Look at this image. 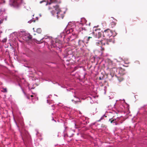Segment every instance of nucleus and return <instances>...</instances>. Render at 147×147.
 <instances>
[{
    "label": "nucleus",
    "instance_id": "4",
    "mask_svg": "<svg viewBox=\"0 0 147 147\" xmlns=\"http://www.w3.org/2000/svg\"><path fill=\"white\" fill-rule=\"evenodd\" d=\"M96 26L93 27L92 34L94 37L99 38L103 36V32L101 31L100 29L96 28Z\"/></svg>",
    "mask_w": 147,
    "mask_h": 147
},
{
    "label": "nucleus",
    "instance_id": "41",
    "mask_svg": "<svg viewBox=\"0 0 147 147\" xmlns=\"http://www.w3.org/2000/svg\"><path fill=\"white\" fill-rule=\"evenodd\" d=\"M123 100L124 101H125V100L124 99H123Z\"/></svg>",
    "mask_w": 147,
    "mask_h": 147
},
{
    "label": "nucleus",
    "instance_id": "3",
    "mask_svg": "<svg viewBox=\"0 0 147 147\" xmlns=\"http://www.w3.org/2000/svg\"><path fill=\"white\" fill-rule=\"evenodd\" d=\"M96 45L99 46L100 48V49L101 50V51L100 52V54L99 55V57H96L97 59H100L101 58H102V57L105 56L103 55V51L104 50V48H103L102 46L105 45V43L102 40L98 41L96 43Z\"/></svg>",
    "mask_w": 147,
    "mask_h": 147
},
{
    "label": "nucleus",
    "instance_id": "26",
    "mask_svg": "<svg viewBox=\"0 0 147 147\" xmlns=\"http://www.w3.org/2000/svg\"><path fill=\"white\" fill-rule=\"evenodd\" d=\"M43 2H44V1H40V3H42Z\"/></svg>",
    "mask_w": 147,
    "mask_h": 147
},
{
    "label": "nucleus",
    "instance_id": "9",
    "mask_svg": "<svg viewBox=\"0 0 147 147\" xmlns=\"http://www.w3.org/2000/svg\"><path fill=\"white\" fill-rule=\"evenodd\" d=\"M97 97L96 96L90 95L88 98V100H90V103L91 104L93 103L96 102V98Z\"/></svg>",
    "mask_w": 147,
    "mask_h": 147
},
{
    "label": "nucleus",
    "instance_id": "23",
    "mask_svg": "<svg viewBox=\"0 0 147 147\" xmlns=\"http://www.w3.org/2000/svg\"><path fill=\"white\" fill-rule=\"evenodd\" d=\"M32 22V20H30V21H28V22L29 23H31V22Z\"/></svg>",
    "mask_w": 147,
    "mask_h": 147
},
{
    "label": "nucleus",
    "instance_id": "25",
    "mask_svg": "<svg viewBox=\"0 0 147 147\" xmlns=\"http://www.w3.org/2000/svg\"><path fill=\"white\" fill-rule=\"evenodd\" d=\"M145 106H146V108H147V105H144V107H142V108L145 107Z\"/></svg>",
    "mask_w": 147,
    "mask_h": 147
},
{
    "label": "nucleus",
    "instance_id": "43",
    "mask_svg": "<svg viewBox=\"0 0 147 147\" xmlns=\"http://www.w3.org/2000/svg\"><path fill=\"white\" fill-rule=\"evenodd\" d=\"M75 126H76V124H75Z\"/></svg>",
    "mask_w": 147,
    "mask_h": 147
},
{
    "label": "nucleus",
    "instance_id": "1",
    "mask_svg": "<svg viewBox=\"0 0 147 147\" xmlns=\"http://www.w3.org/2000/svg\"><path fill=\"white\" fill-rule=\"evenodd\" d=\"M75 26L74 23L73 22H70L68 23L67 26L68 27L70 28L67 29V28L63 30V32L60 34L59 36V38H62L63 37V39L65 37L66 35H68L72 32V35L71 36H69L68 38H67V41H71L74 40L77 37V34H75L74 32L75 29H74V27Z\"/></svg>",
    "mask_w": 147,
    "mask_h": 147
},
{
    "label": "nucleus",
    "instance_id": "24",
    "mask_svg": "<svg viewBox=\"0 0 147 147\" xmlns=\"http://www.w3.org/2000/svg\"><path fill=\"white\" fill-rule=\"evenodd\" d=\"M26 97L28 99H30V97H29L28 96H26Z\"/></svg>",
    "mask_w": 147,
    "mask_h": 147
},
{
    "label": "nucleus",
    "instance_id": "13",
    "mask_svg": "<svg viewBox=\"0 0 147 147\" xmlns=\"http://www.w3.org/2000/svg\"><path fill=\"white\" fill-rule=\"evenodd\" d=\"M49 40V39L48 38V36H45L44 37L42 38L40 40H42L43 41L46 42L48 41V40Z\"/></svg>",
    "mask_w": 147,
    "mask_h": 147
},
{
    "label": "nucleus",
    "instance_id": "5",
    "mask_svg": "<svg viewBox=\"0 0 147 147\" xmlns=\"http://www.w3.org/2000/svg\"><path fill=\"white\" fill-rule=\"evenodd\" d=\"M51 47L52 48H56L59 49L61 47V44L60 41L58 42V39H56L55 41H53L51 42Z\"/></svg>",
    "mask_w": 147,
    "mask_h": 147
},
{
    "label": "nucleus",
    "instance_id": "27",
    "mask_svg": "<svg viewBox=\"0 0 147 147\" xmlns=\"http://www.w3.org/2000/svg\"><path fill=\"white\" fill-rule=\"evenodd\" d=\"M52 120H53V121H55V122H56V121L55 120H54V119H53V118Z\"/></svg>",
    "mask_w": 147,
    "mask_h": 147
},
{
    "label": "nucleus",
    "instance_id": "6",
    "mask_svg": "<svg viewBox=\"0 0 147 147\" xmlns=\"http://www.w3.org/2000/svg\"><path fill=\"white\" fill-rule=\"evenodd\" d=\"M7 17L5 15V10L0 9V24L2 23L4 19L5 20H6Z\"/></svg>",
    "mask_w": 147,
    "mask_h": 147
},
{
    "label": "nucleus",
    "instance_id": "20",
    "mask_svg": "<svg viewBox=\"0 0 147 147\" xmlns=\"http://www.w3.org/2000/svg\"><path fill=\"white\" fill-rule=\"evenodd\" d=\"M3 90H4L3 92H7V90L6 88H3Z\"/></svg>",
    "mask_w": 147,
    "mask_h": 147
},
{
    "label": "nucleus",
    "instance_id": "31",
    "mask_svg": "<svg viewBox=\"0 0 147 147\" xmlns=\"http://www.w3.org/2000/svg\"><path fill=\"white\" fill-rule=\"evenodd\" d=\"M71 51H70V54H71Z\"/></svg>",
    "mask_w": 147,
    "mask_h": 147
},
{
    "label": "nucleus",
    "instance_id": "42",
    "mask_svg": "<svg viewBox=\"0 0 147 147\" xmlns=\"http://www.w3.org/2000/svg\"><path fill=\"white\" fill-rule=\"evenodd\" d=\"M65 59H64V60H63V61H65Z\"/></svg>",
    "mask_w": 147,
    "mask_h": 147
},
{
    "label": "nucleus",
    "instance_id": "40",
    "mask_svg": "<svg viewBox=\"0 0 147 147\" xmlns=\"http://www.w3.org/2000/svg\"><path fill=\"white\" fill-rule=\"evenodd\" d=\"M63 13H65V11L63 12Z\"/></svg>",
    "mask_w": 147,
    "mask_h": 147
},
{
    "label": "nucleus",
    "instance_id": "7",
    "mask_svg": "<svg viewBox=\"0 0 147 147\" xmlns=\"http://www.w3.org/2000/svg\"><path fill=\"white\" fill-rule=\"evenodd\" d=\"M112 35V31L109 29L105 30L104 32H103V36L107 39L110 38Z\"/></svg>",
    "mask_w": 147,
    "mask_h": 147
},
{
    "label": "nucleus",
    "instance_id": "30",
    "mask_svg": "<svg viewBox=\"0 0 147 147\" xmlns=\"http://www.w3.org/2000/svg\"><path fill=\"white\" fill-rule=\"evenodd\" d=\"M47 102L48 103H49V101H48V100H47Z\"/></svg>",
    "mask_w": 147,
    "mask_h": 147
},
{
    "label": "nucleus",
    "instance_id": "15",
    "mask_svg": "<svg viewBox=\"0 0 147 147\" xmlns=\"http://www.w3.org/2000/svg\"><path fill=\"white\" fill-rule=\"evenodd\" d=\"M111 120V119H109V121H111V123H113V125H117L118 124V123L116 121V119Z\"/></svg>",
    "mask_w": 147,
    "mask_h": 147
},
{
    "label": "nucleus",
    "instance_id": "16",
    "mask_svg": "<svg viewBox=\"0 0 147 147\" xmlns=\"http://www.w3.org/2000/svg\"><path fill=\"white\" fill-rule=\"evenodd\" d=\"M116 24V23L115 22H112L110 23V26H111V27L113 28L115 26Z\"/></svg>",
    "mask_w": 147,
    "mask_h": 147
},
{
    "label": "nucleus",
    "instance_id": "36",
    "mask_svg": "<svg viewBox=\"0 0 147 147\" xmlns=\"http://www.w3.org/2000/svg\"><path fill=\"white\" fill-rule=\"evenodd\" d=\"M79 134L78 133H77V135L78 136V135H79Z\"/></svg>",
    "mask_w": 147,
    "mask_h": 147
},
{
    "label": "nucleus",
    "instance_id": "12",
    "mask_svg": "<svg viewBox=\"0 0 147 147\" xmlns=\"http://www.w3.org/2000/svg\"><path fill=\"white\" fill-rule=\"evenodd\" d=\"M21 0H13V4L17 7L20 6V3L19 2V1H21Z\"/></svg>",
    "mask_w": 147,
    "mask_h": 147
},
{
    "label": "nucleus",
    "instance_id": "37",
    "mask_svg": "<svg viewBox=\"0 0 147 147\" xmlns=\"http://www.w3.org/2000/svg\"><path fill=\"white\" fill-rule=\"evenodd\" d=\"M120 59H121V60H123V59H122V58H120Z\"/></svg>",
    "mask_w": 147,
    "mask_h": 147
},
{
    "label": "nucleus",
    "instance_id": "39",
    "mask_svg": "<svg viewBox=\"0 0 147 147\" xmlns=\"http://www.w3.org/2000/svg\"><path fill=\"white\" fill-rule=\"evenodd\" d=\"M33 30H34V28H33Z\"/></svg>",
    "mask_w": 147,
    "mask_h": 147
},
{
    "label": "nucleus",
    "instance_id": "34",
    "mask_svg": "<svg viewBox=\"0 0 147 147\" xmlns=\"http://www.w3.org/2000/svg\"><path fill=\"white\" fill-rule=\"evenodd\" d=\"M118 80H119V81L120 82L121 81L120 80V79H119L118 78Z\"/></svg>",
    "mask_w": 147,
    "mask_h": 147
},
{
    "label": "nucleus",
    "instance_id": "35",
    "mask_svg": "<svg viewBox=\"0 0 147 147\" xmlns=\"http://www.w3.org/2000/svg\"><path fill=\"white\" fill-rule=\"evenodd\" d=\"M106 92L105 91V92H104V93H105V94H106Z\"/></svg>",
    "mask_w": 147,
    "mask_h": 147
},
{
    "label": "nucleus",
    "instance_id": "11",
    "mask_svg": "<svg viewBox=\"0 0 147 147\" xmlns=\"http://www.w3.org/2000/svg\"><path fill=\"white\" fill-rule=\"evenodd\" d=\"M78 43L79 46L82 47H84L85 45V42L84 40H79L78 41Z\"/></svg>",
    "mask_w": 147,
    "mask_h": 147
},
{
    "label": "nucleus",
    "instance_id": "10",
    "mask_svg": "<svg viewBox=\"0 0 147 147\" xmlns=\"http://www.w3.org/2000/svg\"><path fill=\"white\" fill-rule=\"evenodd\" d=\"M31 36L29 34H25L23 38V40H28L29 39L32 38Z\"/></svg>",
    "mask_w": 147,
    "mask_h": 147
},
{
    "label": "nucleus",
    "instance_id": "29",
    "mask_svg": "<svg viewBox=\"0 0 147 147\" xmlns=\"http://www.w3.org/2000/svg\"><path fill=\"white\" fill-rule=\"evenodd\" d=\"M22 91H23V93L25 95L26 94H25V93L24 92V91L22 89Z\"/></svg>",
    "mask_w": 147,
    "mask_h": 147
},
{
    "label": "nucleus",
    "instance_id": "19",
    "mask_svg": "<svg viewBox=\"0 0 147 147\" xmlns=\"http://www.w3.org/2000/svg\"><path fill=\"white\" fill-rule=\"evenodd\" d=\"M6 41H7V39L5 38L3 39L2 40V42L3 43L6 42Z\"/></svg>",
    "mask_w": 147,
    "mask_h": 147
},
{
    "label": "nucleus",
    "instance_id": "28",
    "mask_svg": "<svg viewBox=\"0 0 147 147\" xmlns=\"http://www.w3.org/2000/svg\"><path fill=\"white\" fill-rule=\"evenodd\" d=\"M51 96V95H49L48 96V97H47V98H48V97H49L50 98V96Z\"/></svg>",
    "mask_w": 147,
    "mask_h": 147
},
{
    "label": "nucleus",
    "instance_id": "17",
    "mask_svg": "<svg viewBox=\"0 0 147 147\" xmlns=\"http://www.w3.org/2000/svg\"><path fill=\"white\" fill-rule=\"evenodd\" d=\"M42 32V30L40 28H38L36 30V32L38 33H40Z\"/></svg>",
    "mask_w": 147,
    "mask_h": 147
},
{
    "label": "nucleus",
    "instance_id": "8",
    "mask_svg": "<svg viewBox=\"0 0 147 147\" xmlns=\"http://www.w3.org/2000/svg\"><path fill=\"white\" fill-rule=\"evenodd\" d=\"M67 136L70 138L73 137L74 135L75 132V130H74L69 128L67 130Z\"/></svg>",
    "mask_w": 147,
    "mask_h": 147
},
{
    "label": "nucleus",
    "instance_id": "21",
    "mask_svg": "<svg viewBox=\"0 0 147 147\" xmlns=\"http://www.w3.org/2000/svg\"><path fill=\"white\" fill-rule=\"evenodd\" d=\"M110 63H112V66H115V64H113L112 63V61H111Z\"/></svg>",
    "mask_w": 147,
    "mask_h": 147
},
{
    "label": "nucleus",
    "instance_id": "18",
    "mask_svg": "<svg viewBox=\"0 0 147 147\" xmlns=\"http://www.w3.org/2000/svg\"><path fill=\"white\" fill-rule=\"evenodd\" d=\"M74 97L76 98L77 99V100H76V102H79L80 101V99L79 98L76 97V95H74Z\"/></svg>",
    "mask_w": 147,
    "mask_h": 147
},
{
    "label": "nucleus",
    "instance_id": "2",
    "mask_svg": "<svg viewBox=\"0 0 147 147\" xmlns=\"http://www.w3.org/2000/svg\"><path fill=\"white\" fill-rule=\"evenodd\" d=\"M50 0V2L47 3L46 5H49V10H52L51 11V13L52 15L54 16L56 13L57 18L63 19L64 15L61 10L59 9V6L58 5H56L55 2L53 1L52 0Z\"/></svg>",
    "mask_w": 147,
    "mask_h": 147
},
{
    "label": "nucleus",
    "instance_id": "22",
    "mask_svg": "<svg viewBox=\"0 0 147 147\" xmlns=\"http://www.w3.org/2000/svg\"><path fill=\"white\" fill-rule=\"evenodd\" d=\"M102 119V117L100 118V119L99 120H98V121H100Z\"/></svg>",
    "mask_w": 147,
    "mask_h": 147
},
{
    "label": "nucleus",
    "instance_id": "14",
    "mask_svg": "<svg viewBox=\"0 0 147 147\" xmlns=\"http://www.w3.org/2000/svg\"><path fill=\"white\" fill-rule=\"evenodd\" d=\"M91 38V37H90L85 36L84 38V40L85 43H88L90 39Z\"/></svg>",
    "mask_w": 147,
    "mask_h": 147
},
{
    "label": "nucleus",
    "instance_id": "32",
    "mask_svg": "<svg viewBox=\"0 0 147 147\" xmlns=\"http://www.w3.org/2000/svg\"><path fill=\"white\" fill-rule=\"evenodd\" d=\"M85 20H85L84 18H82V20Z\"/></svg>",
    "mask_w": 147,
    "mask_h": 147
},
{
    "label": "nucleus",
    "instance_id": "38",
    "mask_svg": "<svg viewBox=\"0 0 147 147\" xmlns=\"http://www.w3.org/2000/svg\"><path fill=\"white\" fill-rule=\"evenodd\" d=\"M67 127H65V130H66V129Z\"/></svg>",
    "mask_w": 147,
    "mask_h": 147
},
{
    "label": "nucleus",
    "instance_id": "33",
    "mask_svg": "<svg viewBox=\"0 0 147 147\" xmlns=\"http://www.w3.org/2000/svg\"><path fill=\"white\" fill-rule=\"evenodd\" d=\"M33 96V95H31V96H30V97H32Z\"/></svg>",
    "mask_w": 147,
    "mask_h": 147
}]
</instances>
